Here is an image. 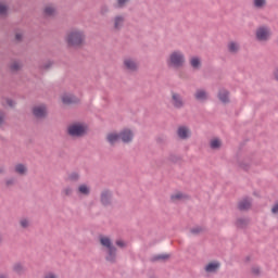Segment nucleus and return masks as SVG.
<instances>
[{
  "instance_id": "obj_25",
  "label": "nucleus",
  "mask_w": 278,
  "mask_h": 278,
  "mask_svg": "<svg viewBox=\"0 0 278 278\" xmlns=\"http://www.w3.org/2000/svg\"><path fill=\"white\" fill-rule=\"evenodd\" d=\"M228 51H229V53H238V51H240V46H238V43L231 41L228 45Z\"/></svg>"
},
{
  "instance_id": "obj_12",
  "label": "nucleus",
  "mask_w": 278,
  "mask_h": 278,
  "mask_svg": "<svg viewBox=\"0 0 278 278\" xmlns=\"http://www.w3.org/2000/svg\"><path fill=\"white\" fill-rule=\"evenodd\" d=\"M256 39L260 41L268 40V28L265 26L256 29Z\"/></svg>"
},
{
  "instance_id": "obj_30",
  "label": "nucleus",
  "mask_w": 278,
  "mask_h": 278,
  "mask_svg": "<svg viewBox=\"0 0 278 278\" xmlns=\"http://www.w3.org/2000/svg\"><path fill=\"white\" fill-rule=\"evenodd\" d=\"M43 14L45 16H53L55 14V9L53 7H46Z\"/></svg>"
},
{
  "instance_id": "obj_5",
  "label": "nucleus",
  "mask_w": 278,
  "mask_h": 278,
  "mask_svg": "<svg viewBox=\"0 0 278 278\" xmlns=\"http://www.w3.org/2000/svg\"><path fill=\"white\" fill-rule=\"evenodd\" d=\"M112 190L110 189H104L100 193V203L103 207H110L112 205Z\"/></svg>"
},
{
  "instance_id": "obj_43",
  "label": "nucleus",
  "mask_w": 278,
  "mask_h": 278,
  "mask_svg": "<svg viewBox=\"0 0 278 278\" xmlns=\"http://www.w3.org/2000/svg\"><path fill=\"white\" fill-rule=\"evenodd\" d=\"M15 42H23V34L21 33L15 34Z\"/></svg>"
},
{
  "instance_id": "obj_13",
  "label": "nucleus",
  "mask_w": 278,
  "mask_h": 278,
  "mask_svg": "<svg viewBox=\"0 0 278 278\" xmlns=\"http://www.w3.org/2000/svg\"><path fill=\"white\" fill-rule=\"evenodd\" d=\"M194 99L195 101H200V103H205V101L208 99L207 91L198 89L194 93Z\"/></svg>"
},
{
  "instance_id": "obj_28",
  "label": "nucleus",
  "mask_w": 278,
  "mask_h": 278,
  "mask_svg": "<svg viewBox=\"0 0 278 278\" xmlns=\"http://www.w3.org/2000/svg\"><path fill=\"white\" fill-rule=\"evenodd\" d=\"M21 68H23V65H21L18 62H13L10 65L11 73H18V71H21Z\"/></svg>"
},
{
  "instance_id": "obj_44",
  "label": "nucleus",
  "mask_w": 278,
  "mask_h": 278,
  "mask_svg": "<svg viewBox=\"0 0 278 278\" xmlns=\"http://www.w3.org/2000/svg\"><path fill=\"white\" fill-rule=\"evenodd\" d=\"M7 104L9 105V108H15L16 102L12 99H7Z\"/></svg>"
},
{
  "instance_id": "obj_29",
  "label": "nucleus",
  "mask_w": 278,
  "mask_h": 278,
  "mask_svg": "<svg viewBox=\"0 0 278 278\" xmlns=\"http://www.w3.org/2000/svg\"><path fill=\"white\" fill-rule=\"evenodd\" d=\"M222 144L223 143L220 142V139H213V140H211L210 147H211V149L216 151V149H220Z\"/></svg>"
},
{
  "instance_id": "obj_8",
  "label": "nucleus",
  "mask_w": 278,
  "mask_h": 278,
  "mask_svg": "<svg viewBox=\"0 0 278 278\" xmlns=\"http://www.w3.org/2000/svg\"><path fill=\"white\" fill-rule=\"evenodd\" d=\"M119 140L124 142V144H129V142L134 141V131L131 129H124L119 132Z\"/></svg>"
},
{
  "instance_id": "obj_40",
  "label": "nucleus",
  "mask_w": 278,
  "mask_h": 278,
  "mask_svg": "<svg viewBox=\"0 0 278 278\" xmlns=\"http://www.w3.org/2000/svg\"><path fill=\"white\" fill-rule=\"evenodd\" d=\"M100 12H101L102 16H105V14H108V12H110V8H108V5H102Z\"/></svg>"
},
{
  "instance_id": "obj_33",
  "label": "nucleus",
  "mask_w": 278,
  "mask_h": 278,
  "mask_svg": "<svg viewBox=\"0 0 278 278\" xmlns=\"http://www.w3.org/2000/svg\"><path fill=\"white\" fill-rule=\"evenodd\" d=\"M0 16H8V5L0 4Z\"/></svg>"
},
{
  "instance_id": "obj_23",
  "label": "nucleus",
  "mask_w": 278,
  "mask_h": 278,
  "mask_svg": "<svg viewBox=\"0 0 278 278\" xmlns=\"http://www.w3.org/2000/svg\"><path fill=\"white\" fill-rule=\"evenodd\" d=\"M13 273H15L16 275H25V266H23L22 263H15L13 265Z\"/></svg>"
},
{
  "instance_id": "obj_18",
  "label": "nucleus",
  "mask_w": 278,
  "mask_h": 278,
  "mask_svg": "<svg viewBox=\"0 0 278 278\" xmlns=\"http://www.w3.org/2000/svg\"><path fill=\"white\" fill-rule=\"evenodd\" d=\"M123 25H125V17L123 15H117L114 18V29L116 31H121L123 29Z\"/></svg>"
},
{
  "instance_id": "obj_11",
  "label": "nucleus",
  "mask_w": 278,
  "mask_h": 278,
  "mask_svg": "<svg viewBox=\"0 0 278 278\" xmlns=\"http://www.w3.org/2000/svg\"><path fill=\"white\" fill-rule=\"evenodd\" d=\"M105 140L109 142L110 147H115L116 142H121V135L119 132H110L106 135Z\"/></svg>"
},
{
  "instance_id": "obj_9",
  "label": "nucleus",
  "mask_w": 278,
  "mask_h": 278,
  "mask_svg": "<svg viewBox=\"0 0 278 278\" xmlns=\"http://www.w3.org/2000/svg\"><path fill=\"white\" fill-rule=\"evenodd\" d=\"M229 90L225 88H220L217 92V99H219L220 103L224 105H227L228 103H231V99H229Z\"/></svg>"
},
{
  "instance_id": "obj_51",
  "label": "nucleus",
  "mask_w": 278,
  "mask_h": 278,
  "mask_svg": "<svg viewBox=\"0 0 278 278\" xmlns=\"http://www.w3.org/2000/svg\"><path fill=\"white\" fill-rule=\"evenodd\" d=\"M245 261L251 262V256H247Z\"/></svg>"
},
{
  "instance_id": "obj_16",
  "label": "nucleus",
  "mask_w": 278,
  "mask_h": 278,
  "mask_svg": "<svg viewBox=\"0 0 278 278\" xmlns=\"http://www.w3.org/2000/svg\"><path fill=\"white\" fill-rule=\"evenodd\" d=\"M124 66L127 71H130V73H136V71H138V64L131 59H126L124 61Z\"/></svg>"
},
{
  "instance_id": "obj_50",
  "label": "nucleus",
  "mask_w": 278,
  "mask_h": 278,
  "mask_svg": "<svg viewBox=\"0 0 278 278\" xmlns=\"http://www.w3.org/2000/svg\"><path fill=\"white\" fill-rule=\"evenodd\" d=\"M0 244H3V235L0 232Z\"/></svg>"
},
{
  "instance_id": "obj_17",
  "label": "nucleus",
  "mask_w": 278,
  "mask_h": 278,
  "mask_svg": "<svg viewBox=\"0 0 278 278\" xmlns=\"http://www.w3.org/2000/svg\"><path fill=\"white\" fill-rule=\"evenodd\" d=\"M62 103H64V105H75L79 103V99L75 96H63Z\"/></svg>"
},
{
  "instance_id": "obj_21",
  "label": "nucleus",
  "mask_w": 278,
  "mask_h": 278,
  "mask_svg": "<svg viewBox=\"0 0 278 278\" xmlns=\"http://www.w3.org/2000/svg\"><path fill=\"white\" fill-rule=\"evenodd\" d=\"M238 210L240 212H247L248 210H251V202L249 200H242L238 204Z\"/></svg>"
},
{
  "instance_id": "obj_42",
  "label": "nucleus",
  "mask_w": 278,
  "mask_h": 278,
  "mask_svg": "<svg viewBox=\"0 0 278 278\" xmlns=\"http://www.w3.org/2000/svg\"><path fill=\"white\" fill-rule=\"evenodd\" d=\"M178 161H179V156L175 154L169 155V162H174V164H177Z\"/></svg>"
},
{
  "instance_id": "obj_4",
  "label": "nucleus",
  "mask_w": 278,
  "mask_h": 278,
  "mask_svg": "<svg viewBox=\"0 0 278 278\" xmlns=\"http://www.w3.org/2000/svg\"><path fill=\"white\" fill-rule=\"evenodd\" d=\"M65 40L70 47H81L84 40H86V35L81 30H72L67 34Z\"/></svg>"
},
{
  "instance_id": "obj_35",
  "label": "nucleus",
  "mask_w": 278,
  "mask_h": 278,
  "mask_svg": "<svg viewBox=\"0 0 278 278\" xmlns=\"http://www.w3.org/2000/svg\"><path fill=\"white\" fill-rule=\"evenodd\" d=\"M239 168H242V170H249L251 168V164L245 163V162H239Z\"/></svg>"
},
{
  "instance_id": "obj_6",
  "label": "nucleus",
  "mask_w": 278,
  "mask_h": 278,
  "mask_svg": "<svg viewBox=\"0 0 278 278\" xmlns=\"http://www.w3.org/2000/svg\"><path fill=\"white\" fill-rule=\"evenodd\" d=\"M172 105L175 108V110H182V108H186V101H184V97H181V94L173 92Z\"/></svg>"
},
{
  "instance_id": "obj_41",
  "label": "nucleus",
  "mask_w": 278,
  "mask_h": 278,
  "mask_svg": "<svg viewBox=\"0 0 278 278\" xmlns=\"http://www.w3.org/2000/svg\"><path fill=\"white\" fill-rule=\"evenodd\" d=\"M115 244L116 247H119V249H125V247H127V244L123 240H117Z\"/></svg>"
},
{
  "instance_id": "obj_27",
  "label": "nucleus",
  "mask_w": 278,
  "mask_h": 278,
  "mask_svg": "<svg viewBox=\"0 0 278 278\" xmlns=\"http://www.w3.org/2000/svg\"><path fill=\"white\" fill-rule=\"evenodd\" d=\"M253 5L256 10H262V8H266V0H254Z\"/></svg>"
},
{
  "instance_id": "obj_1",
  "label": "nucleus",
  "mask_w": 278,
  "mask_h": 278,
  "mask_svg": "<svg viewBox=\"0 0 278 278\" xmlns=\"http://www.w3.org/2000/svg\"><path fill=\"white\" fill-rule=\"evenodd\" d=\"M100 244L106 249L105 261L109 264H116L117 249L112 243L110 237L100 236Z\"/></svg>"
},
{
  "instance_id": "obj_3",
  "label": "nucleus",
  "mask_w": 278,
  "mask_h": 278,
  "mask_svg": "<svg viewBox=\"0 0 278 278\" xmlns=\"http://www.w3.org/2000/svg\"><path fill=\"white\" fill-rule=\"evenodd\" d=\"M166 63L169 68H181L186 64V55L184 52L176 50L169 54Z\"/></svg>"
},
{
  "instance_id": "obj_26",
  "label": "nucleus",
  "mask_w": 278,
  "mask_h": 278,
  "mask_svg": "<svg viewBox=\"0 0 278 278\" xmlns=\"http://www.w3.org/2000/svg\"><path fill=\"white\" fill-rule=\"evenodd\" d=\"M61 195L63 197V199H66V197H73V189L71 187H65L64 189H62Z\"/></svg>"
},
{
  "instance_id": "obj_24",
  "label": "nucleus",
  "mask_w": 278,
  "mask_h": 278,
  "mask_svg": "<svg viewBox=\"0 0 278 278\" xmlns=\"http://www.w3.org/2000/svg\"><path fill=\"white\" fill-rule=\"evenodd\" d=\"M15 173H17V175H27V166L23 163L15 165Z\"/></svg>"
},
{
  "instance_id": "obj_49",
  "label": "nucleus",
  "mask_w": 278,
  "mask_h": 278,
  "mask_svg": "<svg viewBox=\"0 0 278 278\" xmlns=\"http://www.w3.org/2000/svg\"><path fill=\"white\" fill-rule=\"evenodd\" d=\"M3 123H5V121L3 119V116L0 115V127L3 125Z\"/></svg>"
},
{
  "instance_id": "obj_20",
  "label": "nucleus",
  "mask_w": 278,
  "mask_h": 278,
  "mask_svg": "<svg viewBox=\"0 0 278 278\" xmlns=\"http://www.w3.org/2000/svg\"><path fill=\"white\" fill-rule=\"evenodd\" d=\"M78 194H83L84 197L90 195V187L86 184H83L77 189Z\"/></svg>"
},
{
  "instance_id": "obj_15",
  "label": "nucleus",
  "mask_w": 278,
  "mask_h": 278,
  "mask_svg": "<svg viewBox=\"0 0 278 278\" xmlns=\"http://www.w3.org/2000/svg\"><path fill=\"white\" fill-rule=\"evenodd\" d=\"M249 223H251V219L247 217H239L237 218L235 225L237 229H247V227H249Z\"/></svg>"
},
{
  "instance_id": "obj_47",
  "label": "nucleus",
  "mask_w": 278,
  "mask_h": 278,
  "mask_svg": "<svg viewBox=\"0 0 278 278\" xmlns=\"http://www.w3.org/2000/svg\"><path fill=\"white\" fill-rule=\"evenodd\" d=\"M271 214H278V202L271 207Z\"/></svg>"
},
{
  "instance_id": "obj_45",
  "label": "nucleus",
  "mask_w": 278,
  "mask_h": 278,
  "mask_svg": "<svg viewBox=\"0 0 278 278\" xmlns=\"http://www.w3.org/2000/svg\"><path fill=\"white\" fill-rule=\"evenodd\" d=\"M43 278H58V275L53 274L52 271L47 273Z\"/></svg>"
},
{
  "instance_id": "obj_32",
  "label": "nucleus",
  "mask_w": 278,
  "mask_h": 278,
  "mask_svg": "<svg viewBox=\"0 0 278 278\" xmlns=\"http://www.w3.org/2000/svg\"><path fill=\"white\" fill-rule=\"evenodd\" d=\"M70 181H79V173L73 172L68 175Z\"/></svg>"
},
{
  "instance_id": "obj_52",
  "label": "nucleus",
  "mask_w": 278,
  "mask_h": 278,
  "mask_svg": "<svg viewBox=\"0 0 278 278\" xmlns=\"http://www.w3.org/2000/svg\"><path fill=\"white\" fill-rule=\"evenodd\" d=\"M0 278H8V276H5V275H0Z\"/></svg>"
},
{
  "instance_id": "obj_34",
  "label": "nucleus",
  "mask_w": 278,
  "mask_h": 278,
  "mask_svg": "<svg viewBox=\"0 0 278 278\" xmlns=\"http://www.w3.org/2000/svg\"><path fill=\"white\" fill-rule=\"evenodd\" d=\"M20 225H21L22 229H27V227H29V219H27V218L21 219Z\"/></svg>"
},
{
  "instance_id": "obj_10",
  "label": "nucleus",
  "mask_w": 278,
  "mask_h": 278,
  "mask_svg": "<svg viewBox=\"0 0 278 278\" xmlns=\"http://www.w3.org/2000/svg\"><path fill=\"white\" fill-rule=\"evenodd\" d=\"M177 136L180 138V140H188L192 136V132L190 129L186 126L178 127Z\"/></svg>"
},
{
  "instance_id": "obj_7",
  "label": "nucleus",
  "mask_w": 278,
  "mask_h": 278,
  "mask_svg": "<svg viewBox=\"0 0 278 278\" xmlns=\"http://www.w3.org/2000/svg\"><path fill=\"white\" fill-rule=\"evenodd\" d=\"M47 105L40 104L33 108V116L38 119L47 118L48 116Z\"/></svg>"
},
{
  "instance_id": "obj_36",
  "label": "nucleus",
  "mask_w": 278,
  "mask_h": 278,
  "mask_svg": "<svg viewBox=\"0 0 278 278\" xmlns=\"http://www.w3.org/2000/svg\"><path fill=\"white\" fill-rule=\"evenodd\" d=\"M201 231H203V228H201V227H195V228L190 229V233H192L193 236H199V233H201Z\"/></svg>"
},
{
  "instance_id": "obj_48",
  "label": "nucleus",
  "mask_w": 278,
  "mask_h": 278,
  "mask_svg": "<svg viewBox=\"0 0 278 278\" xmlns=\"http://www.w3.org/2000/svg\"><path fill=\"white\" fill-rule=\"evenodd\" d=\"M274 77H275L276 81H278V67L274 72Z\"/></svg>"
},
{
  "instance_id": "obj_19",
  "label": "nucleus",
  "mask_w": 278,
  "mask_h": 278,
  "mask_svg": "<svg viewBox=\"0 0 278 278\" xmlns=\"http://www.w3.org/2000/svg\"><path fill=\"white\" fill-rule=\"evenodd\" d=\"M190 66L192 67L193 71L201 70V59H199V56L191 58L190 59Z\"/></svg>"
},
{
  "instance_id": "obj_39",
  "label": "nucleus",
  "mask_w": 278,
  "mask_h": 278,
  "mask_svg": "<svg viewBox=\"0 0 278 278\" xmlns=\"http://www.w3.org/2000/svg\"><path fill=\"white\" fill-rule=\"evenodd\" d=\"M126 3H129V0H117V8H125Z\"/></svg>"
},
{
  "instance_id": "obj_22",
  "label": "nucleus",
  "mask_w": 278,
  "mask_h": 278,
  "mask_svg": "<svg viewBox=\"0 0 278 278\" xmlns=\"http://www.w3.org/2000/svg\"><path fill=\"white\" fill-rule=\"evenodd\" d=\"M166 260H170V254H155L151 257V262H166Z\"/></svg>"
},
{
  "instance_id": "obj_14",
  "label": "nucleus",
  "mask_w": 278,
  "mask_h": 278,
  "mask_svg": "<svg viewBox=\"0 0 278 278\" xmlns=\"http://www.w3.org/2000/svg\"><path fill=\"white\" fill-rule=\"evenodd\" d=\"M219 269H220V262L218 261L211 262L204 267L205 273H217Z\"/></svg>"
},
{
  "instance_id": "obj_38",
  "label": "nucleus",
  "mask_w": 278,
  "mask_h": 278,
  "mask_svg": "<svg viewBox=\"0 0 278 278\" xmlns=\"http://www.w3.org/2000/svg\"><path fill=\"white\" fill-rule=\"evenodd\" d=\"M14 184H16V179L14 178H10L5 180L7 188H10V186H14Z\"/></svg>"
},
{
  "instance_id": "obj_2",
  "label": "nucleus",
  "mask_w": 278,
  "mask_h": 278,
  "mask_svg": "<svg viewBox=\"0 0 278 278\" xmlns=\"http://www.w3.org/2000/svg\"><path fill=\"white\" fill-rule=\"evenodd\" d=\"M67 134L71 138H84L88 134V125L81 122H75L67 127Z\"/></svg>"
},
{
  "instance_id": "obj_46",
  "label": "nucleus",
  "mask_w": 278,
  "mask_h": 278,
  "mask_svg": "<svg viewBox=\"0 0 278 278\" xmlns=\"http://www.w3.org/2000/svg\"><path fill=\"white\" fill-rule=\"evenodd\" d=\"M260 273H261L260 267H252V274H254L255 277L260 276Z\"/></svg>"
},
{
  "instance_id": "obj_37",
  "label": "nucleus",
  "mask_w": 278,
  "mask_h": 278,
  "mask_svg": "<svg viewBox=\"0 0 278 278\" xmlns=\"http://www.w3.org/2000/svg\"><path fill=\"white\" fill-rule=\"evenodd\" d=\"M172 201H179L184 199V193H176L170 195Z\"/></svg>"
},
{
  "instance_id": "obj_31",
  "label": "nucleus",
  "mask_w": 278,
  "mask_h": 278,
  "mask_svg": "<svg viewBox=\"0 0 278 278\" xmlns=\"http://www.w3.org/2000/svg\"><path fill=\"white\" fill-rule=\"evenodd\" d=\"M53 66V61H48L40 65V71H49Z\"/></svg>"
}]
</instances>
